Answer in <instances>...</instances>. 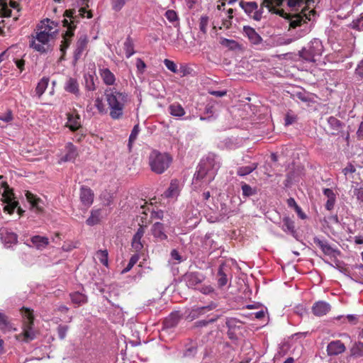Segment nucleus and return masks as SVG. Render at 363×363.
<instances>
[{"mask_svg":"<svg viewBox=\"0 0 363 363\" xmlns=\"http://www.w3.org/2000/svg\"><path fill=\"white\" fill-rule=\"evenodd\" d=\"M79 198L84 206L89 207L94 201V192L90 188L82 186L80 188Z\"/></svg>","mask_w":363,"mask_h":363,"instance_id":"obj_15","label":"nucleus"},{"mask_svg":"<svg viewBox=\"0 0 363 363\" xmlns=\"http://www.w3.org/2000/svg\"><path fill=\"white\" fill-rule=\"evenodd\" d=\"M323 52V45L321 40L314 38L310 41L307 47L299 51V57L306 62H314L317 57L322 55Z\"/></svg>","mask_w":363,"mask_h":363,"instance_id":"obj_7","label":"nucleus"},{"mask_svg":"<svg viewBox=\"0 0 363 363\" xmlns=\"http://www.w3.org/2000/svg\"><path fill=\"white\" fill-rule=\"evenodd\" d=\"M99 74L106 85L111 86L116 82V77L108 68H100Z\"/></svg>","mask_w":363,"mask_h":363,"instance_id":"obj_25","label":"nucleus"},{"mask_svg":"<svg viewBox=\"0 0 363 363\" xmlns=\"http://www.w3.org/2000/svg\"><path fill=\"white\" fill-rule=\"evenodd\" d=\"M96 256L102 264L108 266V251L106 250L97 251Z\"/></svg>","mask_w":363,"mask_h":363,"instance_id":"obj_52","label":"nucleus"},{"mask_svg":"<svg viewBox=\"0 0 363 363\" xmlns=\"http://www.w3.org/2000/svg\"><path fill=\"white\" fill-rule=\"evenodd\" d=\"M0 328L4 331L16 330L12 324L9 320L8 317L3 313L0 312Z\"/></svg>","mask_w":363,"mask_h":363,"instance_id":"obj_39","label":"nucleus"},{"mask_svg":"<svg viewBox=\"0 0 363 363\" xmlns=\"http://www.w3.org/2000/svg\"><path fill=\"white\" fill-rule=\"evenodd\" d=\"M242 196L244 198H247L252 196H254L257 194V189L252 188L251 186L246 183H242L241 186Z\"/></svg>","mask_w":363,"mask_h":363,"instance_id":"obj_44","label":"nucleus"},{"mask_svg":"<svg viewBox=\"0 0 363 363\" xmlns=\"http://www.w3.org/2000/svg\"><path fill=\"white\" fill-rule=\"evenodd\" d=\"M66 125L72 131L78 130L81 127L80 116L76 112L67 113V122Z\"/></svg>","mask_w":363,"mask_h":363,"instance_id":"obj_18","label":"nucleus"},{"mask_svg":"<svg viewBox=\"0 0 363 363\" xmlns=\"http://www.w3.org/2000/svg\"><path fill=\"white\" fill-rule=\"evenodd\" d=\"M85 87L88 91H94L96 89L94 84V77L91 74L84 76Z\"/></svg>","mask_w":363,"mask_h":363,"instance_id":"obj_50","label":"nucleus"},{"mask_svg":"<svg viewBox=\"0 0 363 363\" xmlns=\"http://www.w3.org/2000/svg\"><path fill=\"white\" fill-rule=\"evenodd\" d=\"M237 323H240V322L234 318H228L226 320V325L229 329L228 334H231V330L234 329L237 326Z\"/></svg>","mask_w":363,"mask_h":363,"instance_id":"obj_58","label":"nucleus"},{"mask_svg":"<svg viewBox=\"0 0 363 363\" xmlns=\"http://www.w3.org/2000/svg\"><path fill=\"white\" fill-rule=\"evenodd\" d=\"M330 304L325 301H318L314 303L312 308L313 313L316 316L325 315L330 311Z\"/></svg>","mask_w":363,"mask_h":363,"instance_id":"obj_21","label":"nucleus"},{"mask_svg":"<svg viewBox=\"0 0 363 363\" xmlns=\"http://www.w3.org/2000/svg\"><path fill=\"white\" fill-rule=\"evenodd\" d=\"M66 16L69 19H64L62 23L65 27L67 28V30L65 33L63 37L62 44L61 45L60 50L64 55L66 49L69 46L70 38L74 35L73 30L75 28L76 16H73V11H66Z\"/></svg>","mask_w":363,"mask_h":363,"instance_id":"obj_8","label":"nucleus"},{"mask_svg":"<svg viewBox=\"0 0 363 363\" xmlns=\"http://www.w3.org/2000/svg\"><path fill=\"white\" fill-rule=\"evenodd\" d=\"M104 95L110 110V117L113 120L121 118L125 106L129 101L128 94L117 90L115 87H110L105 90Z\"/></svg>","mask_w":363,"mask_h":363,"instance_id":"obj_2","label":"nucleus"},{"mask_svg":"<svg viewBox=\"0 0 363 363\" xmlns=\"http://www.w3.org/2000/svg\"><path fill=\"white\" fill-rule=\"evenodd\" d=\"M139 259L140 255L138 253L133 255L130 257L128 265L123 269L122 273L124 274L129 272L133 267V266L138 262Z\"/></svg>","mask_w":363,"mask_h":363,"instance_id":"obj_51","label":"nucleus"},{"mask_svg":"<svg viewBox=\"0 0 363 363\" xmlns=\"http://www.w3.org/2000/svg\"><path fill=\"white\" fill-rule=\"evenodd\" d=\"M145 233V229L143 226H140L135 234L134 235L132 240V247L136 252H139L143 248V245L141 242V239Z\"/></svg>","mask_w":363,"mask_h":363,"instance_id":"obj_19","label":"nucleus"},{"mask_svg":"<svg viewBox=\"0 0 363 363\" xmlns=\"http://www.w3.org/2000/svg\"><path fill=\"white\" fill-rule=\"evenodd\" d=\"M94 106L97 108L99 113H106L105 106L103 103V101L100 98H96L94 101Z\"/></svg>","mask_w":363,"mask_h":363,"instance_id":"obj_60","label":"nucleus"},{"mask_svg":"<svg viewBox=\"0 0 363 363\" xmlns=\"http://www.w3.org/2000/svg\"><path fill=\"white\" fill-rule=\"evenodd\" d=\"M48 83L49 78L45 77H43L38 83L37 86L35 88V93L38 98H40L46 90Z\"/></svg>","mask_w":363,"mask_h":363,"instance_id":"obj_40","label":"nucleus"},{"mask_svg":"<svg viewBox=\"0 0 363 363\" xmlns=\"http://www.w3.org/2000/svg\"><path fill=\"white\" fill-rule=\"evenodd\" d=\"M64 89L67 92L74 94L75 96H79V86L77 80L72 77H69L64 86Z\"/></svg>","mask_w":363,"mask_h":363,"instance_id":"obj_23","label":"nucleus"},{"mask_svg":"<svg viewBox=\"0 0 363 363\" xmlns=\"http://www.w3.org/2000/svg\"><path fill=\"white\" fill-rule=\"evenodd\" d=\"M123 49L125 52V56L127 58H130L135 54L133 40L130 36L126 38L123 43Z\"/></svg>","mask_w":363,"mask_h":363,"instance_id":"obj_38","label":"nucleus"},{"mask_svg":"<svg viewBox=\"0 0 363 363\" xmlns=\"http://www.w3.org/2000/svg\"><path fill=\"white\" fill-rule=\"evenodd\" d=\"M205 276L198 272H186L182 277V280L189 289H196V286L203 282Z\"/></svg>","mask_w":363,"mask_h":363,"instance_id":"obj_11","label":"nucleus"},{"mask_svg":"<svg viewBox=\"0 0 363 363\" xmlns=\"http://www.w3.org/2000/svg\"><path fill=\"white\" fill-rule=\"evenodd\" d=\"M52 36L45 33V30H38L36 36L30 42V46L34 50L44 53L49 48L48 42Z\"/></svg>","mask_w":363,"mask_h":363,"instance_id":"obj_9","label":"nucleus"},{"mask_svg":"<svg viewBox=\"0 0 363 363\" xmlns=\"http://www.w3.org/2000/svg\"><path fill=\"white\" fill-rule=\"evenodd\" d=\"M352 28L357 30H363V13L360 15V17L354 20L352 22Z\"/></svg>","mask_w":363,"mask_h":363,"instance_id":"obj_56","label":"nucleus"},{"mask_svg":"<svg viewBox=\"0 0 363 363\" xmlns=\"http://www.w3.org/2000/svg\"><path fill=\"white\" fill-rule=\"evenodd\" d=\"M216 308V304L214 303H211L208 306L199 307L194 309H192L190 312L188 318L192 320L199 318L200 315H203L207 311H211Z\"/></svg>","mask_w":363,"mask_h":363,"instance_id":"obj_22","label":"nucleus"},{"mask_svg":"<svg viewBox=\"0 0 363 363\" xmlns=\"http://www.w3.org/2000/svg\"><path fill=\"white\" fill-rule=\"evenodd\" d=\"M220 43L222 45L227 47L231 50H234L238 48V43L234 40L223 38L221 40Z\"/></svg>","mask_w":363,"mask_h":363,"instance_id":"obj_53","label":"nucleus"},{"mask_svg":"<svg viewBox=\"0 0 363 363\" xmlns=\"http://www.w3.org/2000/svg\"><path fill=\"white\" fill-rule=\"evenodd\" d=\"M179 320L180 315L178 312L172 313L164 320V326L167 328H174L178 324Z\"/></svg>","mask_w":363,"mask_h":363,"instance_id":"obj_33","label":"nucleus"},{"mask_svg":"<svg viewBox=\"0 0 363 363\" xmlns=\"http://www.w3.org/2000/svg\"><path fill=\"white\" fill-rule=\"evenodd\" d=\"M283 1L284 0H263L259 9L255 1H241L240 5L245 12L255 21L261 20L263 8L266 7L269 12L278 14L286 19L289 23L290 28H295L303 23H306V20L301 14H291L285 12L283 9H276V6H281Z\"/></svg>","mask_w":363,"mask_h":363,"instance_id":"obj_1","label":"nucleus"},{"mask_svg":"<svg viewBox=\"0 0 363 363\" xmlns=\"http://www.w3.org/2000/svg\"><path fill=\"white\" fill-rule=\"evenodd\" d=\"M204 113L208 115V116H201L200 119L201 121H211L212 119H214L215 117L213 116L216 113V109L214 106L213 105L208 104L205 108Z\"/></svg>","mask_w":363,"mask_h":363,"instance_id":"obj_45","label":"nucleus"},{"mask_svg":"<svg viewBox=\"0 0 363 363\" xmlns=\"http://www.w3.org/2000/svg\"><path fill=\"white\" fill-rule=\"evenodd\" d=\"M1 185V188L4 189V191L1 194V200L4 202L7 203V205L4 207V211H7L9 214H11L17 206L18 203L12 201L13 199V194L8 184L6 182H2Z\"/></svg>","mask_w":363,"mask_h":363,"instance_id":"obj_10","label":"nucleus"},{"mask_svg":"<svg viewBox=\"0 0 363 363\" xmlns=\"http://www.w3.org/2000/svg\"><path fill=\"white\" fill-rule=\"evenodd\" d=\"M257 167V163H252L249 166L240 167L238 169L237 174L239 176L243 177L250 174Z\"/></svg>","mask_w":363,"mask_h":363,"instance_id":"obj_43","label":"nucleus"},{"mask_svg":"<svg viewBox=\"0 0 363 363\" xmlns=\"http://www.w3.org/2000/svg\"><path fill=\"white\" fill-rule=\"evenodd\" d=\"M165 16L170 22L176 21L178 18L177 13L173 10L167 11Z\"/></svg>","mask_w":363,"mask_h":363,"instance_id":"obj_61","label":"nucleus"},{"mask_svg":"<svg viewBox=\"0 0 363 363\" xmlns=\"http://www.w3.org/2000/svg\"><path fill=\"white\" fill-rule=\"evenodd\" d=\"M69 296L72 302L77 306H80L87 302L86 296L78 291L70 294Z\"/></svg>","mask_w":363,"mask_h":363,"instance_id":"obj_37","label":"nucleus"},{"mask_svg":"<svg viewBox=\"0 0 363 363\" xmlns=\"http://www.w3.org/2000/svg\"><path fill=\"white\" fill-rule=\"evenodd\" d=\"M140 126H139V124H136L134 125L131 133H130V135L129 136V139H128V146L130 148L132 144L135 141V140L137 139L138 138V135L140 133Z\"/></svg>","mask_w":363,"mask_h":363,"instance_id":"obj_49","label":"nucleus"},{"mask_svg":"<svg viewBox=\"0 0 363 363\" xmlns=\"http://www.w3.org/2000/svg\"><path fill=\"white\" fill-rule=\"evenodd\" d=\"M101 219V209H93L90 216L86 220L88 225L93 226L99 223Z\"/></svg>","mask_w":363,"mask_h":363,"instance_id":"obj_36","label":"nucleus"},{"mask_svg":"<svg viewBox=\"0 0 363 363\" xmlns=\"http://www.w3.org/2000/svg\"><path fill=\"white\" fill-rule=\"evenodd\" d=\"M220 167L218 157L213 154H209L201 160L194 174V181L195 182L201 181L203 184H209L214 179Z\"/></svg>","mask_w":363,"mask_h":363,"instance_id":"obj_3","label":"nucleus"},{"mask_svg":"<svg viewBox=\"0 0 363 363\" xmlns=\"http://www.w3.org/2000/svg\"><path fill=\"white\" fill-rule=\"evenodd\" d=\"M216 319H217V318H211V319H210L208 320H199V321L196 322L195 325H196V327H205L208 323H213L214 321H216Z\"/></svg>","mask_w":363,"mask_h":363,"instance_id":"obj_63","label":"nucleus"},{"mask_svg":"<svg viewBox=\"0 0 363 363\" xmlns=\"http://www.w3.org/2000/svg\"><path fill=\"white\" fill-rule=\"evenodd\" d=\"M318 0H287V4L292 10L298 11L299 9L301 10V14L303 18L306 21L310 18L306 16V14L303 13L306 7L310 8L313 6Z\"/></svg>","mask_w":363,"mask_h":363,"instance_id":"obj_12","label":"nucleus"},{"mask_svg":"<svg viewBox=\"0 0 363 363\" xmlns=\"http://www.w3.org/2000/svg\"><path fill=\"white\" fill-rule=\"evenodd\" d=\"M281 228L284 232L294 237L296 235L294 222L288 216L282 218Z\"/></svg>","mask_w":363,"mask_h":363,"instance_id":"obj_24","label":"nucleus"},{"mask_svg":"<svg viewBox=\"0 0 363 363\" xmlns=\"http://www.w3.org/2000/svg\"><path fill=\"white\" fill-rule=\"evenodd\" d=\"M0 239L5 244H15L18 240V235L6 227L0 228Z\"/></svg>","mask_w":363,"mask_h":363,"instance_id":"obj_14","label":"nucleus"},{"mask_svg":"<svg viewBox=\"0 0 363 363\" xmlns=\"http://www.w3.org/2000/svg\"><path fill=\"white\" fill-rule=\"evenodd\" d=\"M350 354L355 357H363V342H354L350 349Z\"/></svg>","mask_w":363,"mask_h":363,"instance_id":"obj_42","label":"nucleus"},{"mask_svg":"<svg viewBox=\"0 0 363 363\" xmlns=\"http://www.w3.org/2000/svg\"><path fill=\"white\" fill-rule=\"evenodd\" d=\"M345 346L340 340L332 341L328 345L327 352L328 355H337L345 351Z\"/></svg>","mask_w":363,"mask_h":363,"instance_id":"obj_17","label":"nucleus"},{"mask_svg":"<svg viewBox=\"0 0 363 363\" xmlns=\"http://www.w3.org/2000/svg\"><path fill=\"white\" fill-rule=\"evenodd\" d=\"M21 8L16 0H0V31L4 26V17H13L14 21L18 20L20 16Z\"/></svg>","mask_w":363,"mask_h":363,"instance_id":"obj_6","label":"nucleus"},{"mask_svg":"<svg viewBox=\"0 0 363 363\" xmlns=\"http://www.w3.org/2000/svg\"><path fill=\"white\" fill-rule=\"evenodd\" d=\"M226 266L224 264H222L219 266L218 272V283L220 286H223L227 284L228 278L225 269Z\"/></svg>","mask_w":363,"mask_h":363,"instance_id":"obj_41","label":"nucleus"},{"mask_svg":"<svg viewBox=\"0 0 363 363\" xmlns=\"http://www.w3.org/2000/svg\"><path fill=\"white\" fill-rule=\"evenodd\" d=\"M169 113L174 117H182L184 116L185 111L182 106L179 103H173L169 106Z\"/></svg>","mask_w":363,"mask_h":363,"instance_id":"obj_34","label":"nucleus"},{"mask_svg":"<svg viewBox=\"0 0 363 363\" xmlns=\"http://www.w3.org/2000/svg\"><path fill=\"white\" fill-rule=\"evenodd\" d=\"M164 64L166 66V67L171 72L174 73L178 72L177 66L173 61L168 59H165L164 60Z\"/></svg>","mask_w":363,"mask_h":363,"instance_id":"obj_59","label":"nucleus"},{"mask_svg":"<svg viewBox=\"0 0 363 363\" xmlns=\"http://www.w3.org/2000/svg\"><path fill=\"white\" fill-rule=\"evenodd\" d=\"M148 162L153 172L161 174L169 167L172 157L169 153L153 150L149 155Z\"/></svg>","mask_w":363,"mask_h":363,"instance_id":"obj_5","label":"nucleus"},{"mask_svg":"<svg viewBox=\"0 0 363 363\" xmlns=\"http://www.w3.org/2000/svg\"><path fill=\"white\" fill-rule=\"evenodd\" d=\"M13 119L12 111L8 110L5 113L0 115V121L9 123Z\"/></svg>","mask_w":363,"mask_h":363,"instance_id":"obj_57","label":"nucleus"},{"mask_svg":"<svg viewBox=\"0 0 363 363\" xmlns=\"http://www.w3.org/2000/svg\"><path fill=\"white\" fill-rule=\"evenodd\" d=\"M306 32L303 30H298V32L296 33V34L291 35V37L280 38L279 43L280 45H289L302 38L306 35Z\"/></svg>","mask_w":363,"mask_h":363,"instance_id":"obj_35","label":"nucleus"},{"mask_svg":"<svg viewBox=\"0 0 363 363\" xmlns=\"http://www.w3.org/2000/svg\"><path fill=\"white\" fill-rule=\"evenodd\" d=\"M296 117L295 116L291 115L289 113H288L285 116V125H291L292 123H294L296 121Z\"/></svg>","mask_w":363,"mask_h":363,"instance_id":"obj_62","label":"nucleus"},{"mask_svg":"<svg viewBox=\"0 0 363 363\" xmlns=\"http://www.w3.org/2000/svg\"><path fill=\"white\" fill-rule=\"evenodd\" d=\"M26 196L28 201L31 205L32 208H35L38 212H41L43 211V201L40 199L36 197L34 194L30 193V191H26Z\"/></svg>","mask_w":363,"mask_h":363,"instance_id":"obj_27","label":"nucleus"},{"mask_svg":"<svg viewBox=\"0 0 363 363\" xmlns=\"http://www.w3.org/2000/svg\"><path fill=\"white\" fill-rule=\"evenodd\" d=\"M328 123L330 127L335 131H340L342 128V123L340 122V121L334 116L329 117L328 119Z\"/></svg>","mask_w":363,"mask_h":363,"instance_id":"obj_46","label":"nucleus"},{"mask_svg":"<svg viewBox=\"0 0 363 363\" xmlns=\"http://www.w3.org/2000/svg\"><path fill=\"white\" fill-rule=\"evenodd\" d=\"M313 242L321 249L325 255H330L333 254V250L327 241L315 237L313 238Z\"/></svg>","mask_w":363,"mask_h":363,"instance_id":"obj_31","label":"nucleus"},{"mask_svg":"<svg viewBox=\"0 0 363 363\" xmlns=\"http://www.w3.org/2000/svg\"><path fill=\"white\" fill-rule=\"evenodd\" d=\"M197 344L196 342H191L185 345V348L183 350L182 357L186 358L194 357L197 353Z\"/></svg>","mask_w":363,"mask_h":363,"instance_id":"obj_32","label":"nucleus"},{"mask_svg":"<svg viewBox=\"0 0 363 363\" xmlns=\"http://www.w3.org/2000/svg\"><path fill=\"white\" fill-rule=\"evenodd\" d=\"M129 1L130 0H110L111 9L114 11H120Z\"/></svg>","mask_w":363,"mask_h":363,"instance_id":"obj_48","label":"nucleus"},{"mask_svg":"<svg viewBox=\"0 0 363 363\" xmlns=\"http://www.w3.org/2000/svg\"><path fill=\"white\" fill-rule=\"evenodd\" d=\"M152 232L153 236L160 240H164L167 238V235L164 232V225L161 223H155L152 225Z\"/></svg>","mask_w":363,"mask_h":363,"instance_id":"obj_30","label":"nucleus"},{"mask_svg":"<svg viewBox=\"0 0 363 363\" xmlns=\"http://www.w3.org/2000/svg\"><path fill=\"white\" fill-rule=\"evenodd\" d=\"M87 44V39L86 36H81L77 42L76 48L74 52V60H78L81 56L82 52L84 51Z\"/></svg>","mask_w":363,"mask_h":363,"instance_id":"obj_26","label":"nucleus"},{"mask_svg":"<svg viewBox=\"0 0 363 363\" xmlns=\"http://www.w3.org/2000/svg\"><path fill=\"white\" fill-rule=\"evenodd\" d=\"M69 330V326L65 325H59L57 328L58 337L60 340H64Z\"/></svg>","mask_w":363,"mask_h":363,"instance_id":"obj_55","label":"nucleus"},{"mask_svg":"<svg viewBox=\"0 0 363 363\" xmlns=\"http://www.w3.org/2000/svg\"><path fill=\"white\" fill-rule=\"evenodd\" d=\"M337 320H341L342 323H345L346 320H347L350 324L352 325H357L359 321V316L357 315H347V316L343 315H339L336 318Z\"/></svg>","mask_w":363,"mask_h":363,"instance_id":"obj_47","label":"nucleus"},{"mask_svg":"<svg viewBox=\"0 0 363 363\" xmlns=\"http://www.w3.org/2000/svg\"><path fill=\"white\" fill-rule=\"evenodd\" d=\"M179 182L177 179L172 180L170 185L167 190L164 192L167 198L177 197L179 194Z\"/></svg>","mask_w":363,"mask_h":363,"instance_id":"obj_29","label":"nucleus"},{"mask_svg":"<svg viewBox=\"0 0 363 363\" xmlns=\"http://www.w3.org/2000/svg\"><path fill=\"white\" fill-rule=\"evenodd\" d=\"M65 155L60 157L58 162L59 164L74 161L78 156L77 148L72 143H67L65 145Z\"/></svg>","mask_w":363,"mask_h":363,"instance_id":"obj_13","label":"nucleus"},{"mask_svg":"<svg viewBox=\"0 0 363 363\" xmlns=\"http://www.w3.org/2000/svg\"><path fill=\"white\" fill-rule=\"evenodd\" d=\"M242 30L244 35L248 38L252 44L255 45L261 44L262 38L253 28L245 26Z\"/></svg>","mask_w":363,"mask_h":363,"instance_id":"obj_16","label":"nucleus"},{"mask_svg":"<svg viewBox=\"0 0 363 363\" xmlns=\"http://www.w3.org/2000/svg\"><path fill=\"white\" fill-rule=\"evenodd\" d=\"M57 23L46 18L41 21L38 30H45V33L52 36L57 32Z\"/></svg>","mask_w":363,"mask_h":363,"instance_id":"obj_20","label":"nucleus"},{"mask_svg":"<svg viewBox=\"0 0 363 363\" xmlns=\"http://www.w3.org/2000/svg\"><path fill=\"white\" fill-rule=\"evenodd\" d=\"M209 18L207 16H202L200 18L199 21V30L203 33H206L207 31V27L208 24Z\"/></svg>","mask_w":363,"mask_h":363,"instance_id":"obj_54","label":"nucleus"},{"mask_svg":"<svg viewBox=\"0 0 363 363\" xmlns=\"http://www.w3.org/2000/svg\"><path fill=\"white\" fill-rule=\"evenodd\" d=\"M33 245L38 250L45 249L49 244V240L47 237L35 235L30 238Z\"/></svg>","mask_w":363,"mask_h":363,"instance_id":"obj_28","label":"nucleus"},{"mask_svg":"<svg viewBox=\"0 0 363 363\" xmlns=\"http://www.w3.org/2000/svg\"><path fill=\"white\" fill-rule=\"evenodd\" d=\"M21 314L24 318L22 327V332L15 336L16 340L29 342L37 337V331L33 328V311L28 308L21 309Z\"/></svg>","mask_w":363,"mask_h":363,"instance_id":"obj_4","label":"nucleus"},{"mask_svg":"<svg viewBox=\"0 0 363 363\" xmlns=\"http://www.w3.org/2000/svg\"><path fill=\"white\" fill-rule=\"evenodd\" d=\"M355 73L359 77L363 78V59L357 65L355 69Z\"/></svg>","mask_w":363,"mask_h":363,"instance_id":"obj_64","label":"nucleus"}]
</instances>
